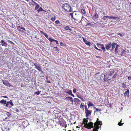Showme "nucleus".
Segmentation results:
<instances>
[{"mask_svg":"<svg viewBox=\"0 0 131 131\" xmlns=\"http://www.w3.org/2000/svg\"><path fill=\"white\" fill-rule=\"evenodd\" d=\"M112 46V44L110 42L108 43L106 45L105 48L107 50H108L111 47V46Z\"/></svg>","mask_w":131,"mask_h":131,"instance_id":"f8f14e48","label":"nucleus"},{"mask_svg":"<svg viewBox=\"0 0 131 131\" xmlns=\"http://www.w3.org/2000/svg\"><path fill=\"white\" fill-rule=\"evenodd\" d=\"M119 46L118 45H117L116 46V47H115V53H118V51H117V49H118V48Z\"/></svg>","mask_w":131,"mask_h":131,"instance_id":"72a5a7b5","label":"nucleus"},{"mask_svg":"<svg viewBox=\"0 0 131 131\" xmlns=\"http://www.w3.org/2000/svg\"><path fill=\"white\" fill-rule=\"evenodd\" d=\"M54 42H56V44H57V45H58V41H55Z\"/></svg>","mask_w":131,"mask_h":131,"instance_id":"4d7b16f0","label":"nucleus"},{"mask_svg":"<svg viewBox=\"0 0 131 131\" xmlns=\"http://www.w3.org/2000/svg\"><path fill=\"white\" fill-rule=\"evenodd\" d=\"M94 109H96V110H95V111H94V113H95V112H97V111L100 112L102 111V110H101V109H99L97 108H96V107H94Z\"/></svg>","mask_w":131,"mask_h":131,"instance_id":"7c9ffc66","label":"nucleus"},{"mask_svg":"<svg viewBox=\"0 0 131 131\" xmlns=\"http://www.w3.org/2000/svg\"><path fill=\"white\" fill-rule=\"evenodd\" d=\"M121 85H122V88L125 89L126 88V85L125 83H121Z\"/></svg>","mask_w":131,"mask_h":131,"instance_id":"b1692460","label":"nucleus"},{"mask_svg":"<svg viewBox=\"0 0 131 131\" xmlns=\"http://www.w3.org/2000/svg\"><path fill=\"white\" fill-rule=\"evenodd\" d=\"M62 8L64 10L68 12H71L72 11V8L70 5L68 3L63 4Z\"/></svg>","mask_w":131,"mask_h":131,"instance_id":"f03ea898","label":"nucleus"},{"mask_svg":"<svg viewBox=\"0 0 131 131\" xmlns=\"http://www.w3.org/2000/svg\"><path fill=\"white\" fill-rule=\"evenodd\" d=\"M41 92V91H38L37 92H36L35 93L37 95H39Z\"/></svg>","mask_w":131,"mask_h":131,"instance_id":"79ce46f5","label":"nucleus"},{"mask_svg":"<svg viewBox=\"0 0 131 131\" xmlns=\"http://www.w3.org/2000/svg\"><path fill=\"white\" fill-rule=\"evenodd\" d=\"M97 129H96V130H95V131H98V130H97Z\"/></svg>","mask_w":131,"mask_h":131,"instance_id":"69168bd1","label":"nucleus"},{"mask_svg":"<svg viewBox=\"0 0 131 131\" xmlns=\"http://www.w3.org/2000/svg\"><path fill=\"white\" fill-rule=\"evenodd\" d=\"M60 44L61 46H64V43L62 42H60Z\"/></svg>","mask_w":131,"mask_h":131,"instance_id":"09e8293b","label":"nucleus"},{"mask_svg":"<svg viewBox=\"0 0 131 131\" xmlns=\"http://www.w3.org/2000/svg\"><path fill=\"white\" fill-rule=\"evenodd\" d=\"M116 45H118L117 44L113 42L112 43V49L111 50L112 51L114 49V48H115V47H116Z\"/></svg>","mask_w":131,"mask_h":131,"instance_id":"dca6fc26","label":"nucleus"},{"mask_svg":"<svg viewBox=\"0 0 131 131\" xmlns=\"http://www.w3.org/2000/svg\"><path fill=\"white\" fill-rule=\"evenodd\" d=\"M96 45H97V47H98V48H101V45H102V44H100L99 43H96Z\"/></svg>","mask_w":131,"mask_h":131,"instance_id":"c03bdc74","label":"nucleus"},{"mask_svg":"<svg viewBox=\"0 0 131 131\" xmlns=\"http://www.w3.org/2000/svg\"><path fill=\"white\" fill-rule=\"evenodd\" d=\"M85 106V105H83V103H81V104H80V108H82L83 109V107Z\"/></svg>","mask_w":131,"mask_h":131,"instance_id":"58836bf2","label":"nucleus"},{"mask_svg":"<svg viewBox=\"0 0 131 131\" xmlns=\"http://www.w3.org/2000/svg\"><path fill=\"white\" fill-rule=\"evenodd\" d=\"M88 122V119H86L84 118V119H83V123H84V124H86Z\"/></svg>","mask_w":131,"mask_h":131,"instance_id":"f704fd0d","label":"nucleus"},{"mask_svg":"<svg viewBox=\"0 0 131 131\" xmlns=\"http://www.w3.org/2000/svg\"><path fill=\"white\" fill-rule=\"evenodd\" d=\"M86 26L89 27H93V25L91 23H88L86 25Z\"/></svg>","mask_w":131,"mask_h":131,"instance_id":"cd10ccee","label":"nucleus"},{"mask_svg":"<svg viewBox=\"0 0 131 131\" xmlns=\"http://www.w3.org/2000/svg\"><path fill=\"white\" fill-rule=\"evenodd\" d=\"M86 119H87L88 120V117H87L86 118Z\"/></svg>","mask_w":131,"mask_h":131,"instance_id":"e2e57ef3","label":"nucleus"},{"mask_svg":"<svg viewBox=\"0 0 131 131\" xmlns=\"http://www.w3.org/2000/svg\"><path fill=\"white\" fill-rule=\"evenodd\" d=\"M1 43L2 46L5 47H6L7 46V44L3 40H2L1 41Z\"/></svg>","mask_w":131,"mask_h":131,"instance_id":"ddd939ff","label":"nucleus"},{"mask_svg":"<svg viewBox=\"0 0 131 131\" xmlns=\"http://www.w3.org/2000/svg\"><path fill=\"white\" fill-rule=\"evenodd\" d=\"M59 22L60 21H59L58 20H57L55 21V23H56V24H58Z\"/></svg>","mask_w":131,"mask_h":131,"instance_id":"8fccbe9b","label":"nucleus"},{"mask_svg":"<svg viewBox=\"0 0 131 131\" xmlns=\"http://www.w3.org/2000/svg\"><path fill=\"white\" fill-rule=\"evenodd\" d=\"M128 80H131V76H129L128 78Z\"/></svg>","mask_w":131,"mask_h":131,"instance_id":"864d4df0","label":"nucleus"},{"mask_svg":"<svg viewBox=\"0 0 131 131\" xmlns=\"http://www.w3.org/2000/svg\"><path fill=\"white\" fill-rule=\"evenodd\" d=\"M64 29H65L66 30H70V31H72L71 29L68 26H66V27H64Z\"/></svg>","mask_w":131,"mask_h":131,"instance_id":"393cba45","label":"nucleus"},{"mask_svg":"<svg viewBox=\"0 0 131 131\" xmlns=\"http://www.w3.org/2000/svg\"><path fill=\"white\" fill-rule=\"evenodd\" d=\"M85 113L86 114V116L87 117L90 116L92 113V110H88L86 105H85Z\"/></svg>","mask_w":131,"mask_h":131,"instance_id":"423d86ee","label":"nucleus"},{"mask_svg":"<svg viewBox=\"0 0 131 131\" xmlns=\"http://www.w3.org/2000/svg\"><path fill=\"white\" fill-rule=\"evenodd\" d=\"M68 131H71V130H69Z\"/></svg>","mask_w":131,"mask_h":131,"instance_id":"774afa93","label":"nucleus"},{"mask_svg":"<svg viewBox=\"0 0 131 131\" xmlns=\"http://www.w3.org/2000/svg\"><path fill=\"white\" fill-rule=\"evenodd\" d=\"M126 52V51L125 50H123L122 51V52H121V53H120V55H121V56H123L124 54H125Z\"/></svg>","mask_w":131,"mask_h":131,"instance_id":"2f4dec72","label":"nucleus"},{"mask_svg":"<svg viewBox=\"0 0 131 131\" xmlns=\"http://www.w3.org/2000/svg\"><path fill=\"white\" fill-rule=\"evenodd\" d=\"M80 99H81V100H82V101L84 102V100L83 99V98H80Z\"/></svg>","mask_w":131,"mask_h":131,"instance_id":"6e6d98bb","label":"nucleus"},{"mask_svg":"<svg viewBox=\"0 0 131 131\" xmlns=\"http://www.w3.org/2000/svg\"><path fill=\"white\" fill-rule=\"evenodd\" d=\"M73 93H75L76 92V89H73Z\"/></svg>","mask_w":131,"mask_h":131,"instance_id":"603ef678","label":"nucleus"},{"mask_svg":"<svg viewBox=\"0 0 131 131\" xmlns=\"http://www.w3.org/2000/svg\"><path fill=\"white\" fill-rule=\"evenodd\" d=\"M3 83L6 86H8L9 85V83L6 80L3 81Z\"/></svg>","mask_w":131,"mask_h":131,"instance_id":"aec40b11","label":"nucleus"},{"mask_svg":"<svg viewBox=\"0 0 131 131\" xmlns=\"http://www.w3.org/2000/svg\"><path fill=\"white\" fill-rule=\"evenodd\" d=\"M106 73H105L104 74V78H103V80H104V81H106V80H108V77H106Z\"/></svg>","mask_w":131,"mask_h":131,"instance_id":"4be33fe9","label":"nucleus"},{"mask_svg":"<svg viewBox=\"0 0 131 131\" xmlns=\"http://www.w3.org/2000/svg\"><path fill=\"white\" fill-rule=\"evenodd\" d=\"M129 4L131 5V2L130 3H129Z\"/></svg>","mask_w":131,"mask_h":131,"instance_id":"338daca9","label":"nucleus"},{"mask_svg":"<svg viewBox=\"0 0 131 131\" xmlns=\"http://www.w3.org/2000/svg\"><path fill=\"white\" fill-rule=\"evenodd\" d=\"M110 19L113 18L114 20H116L118 19V17H116L114 16H110Z\"/></svg>","mask_w":131,"mask_h":131,"instance_id":"4c0bfd02","label":"nucleus"},{"mask_svg":"<svg viewBox=\"0 0 131 131\" xmlns=\"http://www.w3.org/2000/svg\"><path fill=\"white\" fill-rule=\"evenodd\" d=\"M83 41L84 42L85 44L87 46H89L90 47V42L88 41L86 39L83 38Z\"/></svg>","mask_w":131,"mask_h":131,"instance_id":"2eb2a0df","label":"nucleus"},{"mask_svg":"<svg viewBox=\"0 0 131 131\" xmlns=\"http://www.w3.org/2000/svg\"><path fill=\"white\" fill-rule=\"evenodd\" d=\"M8 43H10V44L12 45L13 44V43L12 41H10L9 40H8Z\"/></svg>","mask_w":131,"mask_h":131,"instance_id":"de8ad7c7","label":"nucleus"},{"mask_svg":"<svg viewBox=\"0 0 131 131\" xmlns=\"http://www.w3.org/2000/svg\"><path fill=\"white\" fill-rule=\"evenodd\" d=\"M77 97H78V98H80H80H82V97H81V96H77Z\"/></svg>","mask_w":131,"mask_h":131,"instance_id":"052dcab7","label":"nucleus"},{"mask_svg":"<svg viewBox=\"0 0 131 131\" xmlns=\"http://www.w3.org/2000/svg\"><path fill=\"white\" fill-rule=\"evenodd\" d=\"M97 121L94 123V126H95V128L93 129L92 131H95L96 130L99 129V127L101 126V125H102V122L100 121H98L99 118H97Z\"/></svg>","mask_w":131,"mask_h":131,"instance_id":"7ed1b4c3","label":"nucleus"},{"mask_svg":"<svg viewBox=\"0 0 131 131\" xmlns=\"http://www.w3.org/2000/svg\"><path fill=\"white\" fill-rule=\"evenodd\" d=\"M34 64L35 68H36L38 70L42 72V70H41V67L39 64H37L35 62L34 63Z\"/></svg>","mask_w":131,"mask_h":131,"instance_id":"6e6552de","label":"nucleus"},{"mask_svg":"<svg viewBox=\"0 0 131 131\" xmlns=\"http://www.w3.org/2000/svg\"><path fill=\"white\" fill-rule=\"evenodd\" d=\"M93 47H94V48L96 49L97 50H98V51H101V50L100 49H98V48H97L96 47V46H95V44H93Z\"/></svg>","mask_w":131,"mask_h":131,"instance_id":"e433bc0d","label":"nucleus"},{"mask_svg":"<svg viewBox=\"0 0 131 131\" xmlns=\"http://www.w3.org/2000/svg\"><path fill=\"white\" fill-rule=\"evenodd\" d=\"M6 101L4 99H3L0 101V103L2 104H5L6 103Z\"/></svg>","mask_w":131,"mask_h":131,"instance_id":"bb28decb","label":"nucleus"},{"mask_svg":"<svg viewBox=\"0 0 131 131\" xmlns=\"http://www.w3.org/2000/svg\"><path fill=\"white\" fill-rule=\"evenodd\" d=\"M33 71H34V72L35 73H36V70H33Z\"/></svg>","mask_w":131,"mask_h":131,"instance_id":"bf43d9fd","label":"nucleus"},{"mask_svg":"<svg viewBox=\"0 0 131 131\" xmlns=\"http://www.w3.org/2000/svg\"><path fill=\"white\" fill-rule=\"evenodd\" d=\"M100 48H101L102 49V50H103V51H105V48H104V46L103 44H102V45H101V47Z\"/></svg>","mask_w":131,"mask_h":131,"instance_id":"c9c22d12","label":"nucleus"},{"mask_svg":"<svg viewBox=\"0 0 131 131\" xmlns=\"http://www.w3.org/2000/svg\"><path fill=\"white\" fill-rule=\"evenodd\" d=\"M6 114L8 117H10V116L11 114L9 112H7Z\"/></svg>","mask_w":131,"mask_h":131,"instance_id":"a18cd8bd","label":"nucleus"},{"mask_svg":"<svg viewBox=\"0 0 131 131\" xmlns=\"http://www.w3.org/2000/svg\"><path fill=\"white\" fill-rule=\"evenodd\" d=\"M115 71L113 69H110V71H109L108 75L109 76L111 77L113 75L112 79H113L116 78V73H115H115Z\"/></svg>","mask_w":131,"mask_h":131,"instance_id":"20e7f679","label":"nucleus"},{"mask_svg":"<svg viewBox=\"0 0 131 131\" xmlns=\"http://www.w3.org/2000/svg\"><path fill=\"white\" fill-rule=\"evenodd\" d=\"M46 80H47V81H46V82L48 83H51L50 81V80H48V78L47 77H46Z\"/></svg>","mask_w":131,"mask_h":131,"instance_id":"a19ab883","label":"nucleus"},{"mask_svg":"<svg viewBox=\"0 0 131 131\" xmlns=\"http://www.w3.org/2000/svg\"><path fill=\"white\" fill-rule=\"evenodd\" d=\"M5 107H8L9 108H10L11 107L13 106L14 104L12 101H7L6 103Z\"/></svg>","mask_w":131,"mask_h":131,"instance_id":"1a4fd4ad","label":"nucleus"},{"mask_svg":"<svg viewBox=\"0 0 131 131\" xmlns=\"http://www.w3.org/2000/svg\"><path fill=\"white\" fill-rule=\"evenodd\" d=\"M121 122H122V121H121L119 123H118V125L119 126H121L123 125V124L121 123Z\"/></svg>","mask_w":131,"mask_h":131,"instance_id":"49530a36","label":"nucleus"},{"mask_svg":"<svg viewBox=\"0 0 131 131\" xmlns=\"http://www.w3.org/2000/svg\"><path fill=\"white\" fill-rule=\"evenodd\" d=\"M108 18L110 19V17L109 16H105L103 17V20L105 21H107V19Z\"/></svg>","mask_w":131,"mask_h":131,"instance_id":"f3484780","label":"nucleus"},{"mask_svg":"<svg viewBox=\"0 0 131 131\" xmlns=\"http://www.w3.org/2000/svg\"><path fill=\"white\" fill-rule=\"evenodd\" d=\"M53 49H55V51L56 52H57L58 53H59V49H58L57 47H56L53 48Z\"/></svg>","mask_w":131,"mask_h":131,"instance_id":"c85d7f7f","label":"nucleus"},{"mask_svg":"<svg viewBox=\"0 0 131 131\" xmlns=\"http://www.w3.org/2000/svg\"><path fill=\"white\" fill-rule=\"evenodd\" d=\"M117 34L119 35H120V36H122V34H121L119 33V34Z\"/></svg>","mask_w":131,"mask_h":131,"instance_id":"680f3d73","label":"nucleus"},{"mask_svg":"<svg viewBox=\"0 0 131 131\" xmlns=\"http://www.w3.org/2000/svg\"><path fill=\"white\" fill-rule=\"evenodd\" d=\"M48 40H49V41H50V42H55L57 41V40H56L55 39H53L51 37L49 38H48Z\"/></svg>","mask_w":131,"mask_h":131,"instance_id":"5701e85b","label":"nucleus"},{"mask_svg":"<svg viewBox=\"0 0 131 131\" xmlns=\"http://www.w3.org/2000/svg\"><path fill=\"white\" fill-rule=\"evenodd\" d=\"M41 11H44L45 12H46V11L43 10L41 7H40V8H39V9L37 10V11H38V13H39Z\"/></svg>","mask_w":131,"mask_h":131,"instance_id":"c756f323","label":"nucleus"},{"mask_svg":"<svg viewBox=\"0 0 131 131\" xmlns=\"http://www.w3.org/2000/svg\"><path fill=\"white\" fill-rule=\"evenodd\" d=\"M70 15L71 18H73L75 20H79L81 21L83 18V16H80V15L78 14V12L76 11L73 12L72 13L70 14Z\"/></svg>","mask_w":131,"mask_h":131,"instance_id":"f257e3e1","label":"nucleus"},{"mask_svg":"<svg viewBox=\"0 0 131 131\" xmlns=\"http://www.w3.org/2000/svg\"><path fill=\"white\" fill-rule=\"evenodd\" d=\"M17 29L20 30L21 32H23V31L20 30V29L24 30L25 31V28L22 25L20 24H18V25L17 26Z\"/></svg>","mask_w":131,"mask_h":131,"instance_id":"0eeeda50","label":"nucleus"},{"mask_svg":"<svg viewBox=\"0 0 131 131\" xmlns=\"http://www.w3.org/2000/svg\"><path fill=\"white\" fill-rule=\"evenodd\" d=\"M108 81H109L110 80L111 81V79H108Z\"/></svg>","mask_w":131,"mask_h":131,"instance_id":"0e129e2a","label":"nucleus"},{"mask_svg":"<svg viewBox=\"0 0 131 131\" xmlns=\"http://www.w3.org/2000/svg\"><path fill=\"white\" fill-rule=\"evenodd\" d=\"M65 100H66L70 102L71 104L72 105L73 101H72V98L71 97L68 96L66 97L65 98Z\"/></svg>","mask_w":131,"mask_h":131,"instance_id":"9d476101","label":"nucleus"},{"mask_svg":"<svg viewBox=\"0 0 131 131\" xmlns=\"http://www.w3.org/2000/svg\"><path fill=\"white\" fill-rule=\"evenodd\" d=\"M88 106H89V107L90 106H91L92 107L93 106V104L92 103V102L90 101H89L88 102Z\"/></svg>","mask_w":131,"mask_h":131,"instance_id":"a878e982","label":"nucleus"},{"mask_svg":"<svg viewBox=\"0 0 131 131\" xmlns=\"http://www.w3.org/2000/svg\"><path fill=\"white\" fill-rule=\"evenodd\" d=\"M99 17V15L96 13H95V14L93 15L92 17V19L93 20H95L97 19Z\"/></svg>","mask_w":131,"mask_h":131,"instance_id":"4468645a","label":"nucleus"},{"mask_svg":"<svg viewBox=\"0 0 131 131\" xmlns=\"http://www.w3.org/2000/svg\"><path fill=\"white\" fill-rule=\"evenodd\" d=\"M66 93H68L69 94H72V91L71 90H69L67 91H66Z\"/></svg>","mask_w":131,"mask_h":131,"instance_id":"473e14b6","label":"nucleus"},{"mask_svg":"<svg viewBox=\"0 0 131 131\" xmlns=\"http://www.w3.org/2000/svg\"><path fill=\"white\" fill-rule=\"evenodd\" d=\"M4 98H8V97L7 96H3Z\"/></svg>","mask_w":131,"mask_h":131,"instance_id":"13d9d810","label":"nucleus"},{"mask_svg":"<svg viewBox=\"0 0 131 131\" xmlns=\"http://www.w3.org/2000/svg\"><path fill=\"white\" fill-rule=\"evenodd\" d=\"M40 33L41 34H43V35H45V37L46 38H48V36L46 33L43 32L41 30L40 31Z\"/></svg>","mask_w":131,"mask_h":131,"instance_id":"412c9836","label":"nucleus"},{"mask_svg":"<svg viewBox=\"0 0 131 131\" xmlns=\"http://www.w3.org/2000/svg\"><path fill=\"white\" fill-rule=\"evenodd\" d=\"M73 102L75 103L76 105H77L80 104L81 101L78 98H74L73 99Z\"/></svg>","mask_w":131,"mask_h":131,"instance_id":"9b49d317","label":"nucleus"},{"mask_svg":"<svg viewBox=\"0 0 131 131\" xmlns=\"http://www.w3.org/2000/svg\"><path fill=\"white\" fill-rule=\"evenodd\" d=\"M39 8V5H36V6L35 7V9L36 10H37Z\"/></svg>","mask_w":131,"mask_h":131,"instance_id":"ea45409f","label":"nucleus"},{"mask_svg":"<svg viewBox=\"0 0 131 131\" xmlns=\"http://www.w3.org/2000/svg\"><path fill=\"white\" fill-rule=\"evenodd\" d=\"M129 90L128 89L127 90V91H126L124 93V96L126 97V96H128L129 94Z\"/></svg>","mask_w":131,"mask_h":131,"instance_id":"a211bd4d","label":"nucleus"},{"mask_svg":"<svg viewBox=\"0 0 131 131\" xmlns=\"http://www.w3.org/2000/svg\"><path fill=\"white\" fill-rule=\"evenodd\" d=\"M56 18L55 16H54V17H52V18H51V20L53 21H54L55 20Z\"/></svg>","mask_w":131,"mask_h":131,"instance_id":"37998d69","label":"nucleus"},{"mask_svg":"<svg viewBox=\"0 0 131 131\" xmlns=\"http://www.w3.org/2000/svg\"><path fill=\"white\" fill-rule=\"evenodd\" d=\"M31 1H32V2H33L34 3V5H38L37 4V3H36L34 1H33L32 0H31Z\"/></svg>","mask_w":131,"mask_h":131,"instance_id":"3c124183","label":"nucleus"},{"mask_svg":"<svg viewBox=\"0 0 131 131\" xmlns=\"http://www.w3.org/2000/svg\"><path fill=\"white\" fill-rule=\"evenodd\" d=\"M69 95H71L72 96V97H74V95L73 94H70Z\"/></svg>","mask_w":131,"mask_h":131,"instance_id":"5fc2aeb1","label":"nucleus"},{"mask_svg":"<svg viewBox=\"0 0 131 131\" xmlns=\"http://www.w3.org/2000/svg\"><path fill=\"white\" fill-rule=\"evenodd\" d=\"M80 11H81V12L82 14L85 15L86 14V12H85V11L84 8L81 9Z\"/></svg>","mask_w":131,"mask_h":131,"instance_id":"6ab92c4d","label":"nucleus"},{"mask_svg":"<svg viewBox=\"0 0 131 131\" xmlns=\"http://www.w3.org/2000/svg\"><path fill=\"white\" fill-rule=\"evenodd\" d=\"M84 127L88 128V129H90L91 128L95 127L94 124L93 125V123L92 122H90L89 123L84 124Z\"/></svg>","mask_w":131,"mask_h":131,"instance_id":"39448f33","label":"nucleus"}]
</instances>
